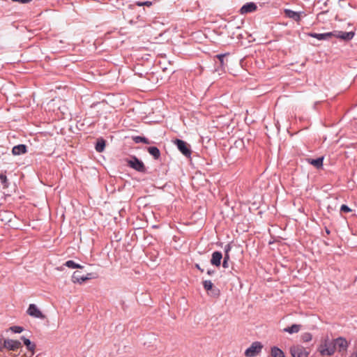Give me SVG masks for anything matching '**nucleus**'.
Returning <instances> with one entry per match:
<instances>
[{"label":"nucleus","mask_w":357,"mask_h":357,"mask_svg":"<svg viewBox=\"0 0 357 357\" xmlns=\"http://www.w3.org/2000/svg\"><path fill=\"white\" fill-rule=\"evenodd\" d=\"M195 267H196L197 269H199L201 272H203V271H204V270H203L202 268H201V267L199 266V264H195Z\"/></svg>","instance_id":"35"},{"label":"nucleus","mask_w":357,"mask_h":357,"mask_svg":"<svg viewBox=\"0 0 357 357\" xmlns=\"http://www.w3.org/2000/svg\"><path fill=\"white\" fill-rule=\"evenodd\" d=\"M284 13L285 17L291 18L296 21V22H299L301 21V17L302 12H296L291 9H284Z\"/></svg>","instance_id":"13"},{"label":"nucleus","mask_w":357,"mask_h":357,"mask_svg":"<svg viewBox=\"0 0 357 357\" xmlns=\"http://www.w3.org/2000/svg\"><path fill=\"white\" fill-rule=\"evenodd\" d=\"M263 348V345L259 342H254L249 348L245 351L246 357H254L258 355Z\"/></svg>","instance_id":"3"},{"label":"nucleus","mask_w":357,"mask_h":357,"mask_svg":"<svg viewBox=\"0 0 357 357\" xmlns=\"http://www.w3.org/2000/svg\"><path fill=\"white\" fill-rule=\"evenodd\" d=\"M229 260V255L225 254V257L222 263V266L224 268L228 267V261Z\"/></svg>","instance_id":"31"},{"label":"nucleus","mask_w":357,"mask_h":357,"mask_svg":"<svg viewBox=\"0 0 357 357\" xmlns=\"http://www.w3.org/2000/svg\"><path fill=\"white\" fill-rule=\"evenodd\" d=\"M335 33H333V31L332 32H327L324 33H309L308 36L310 37L317 38L319 40H328L330 38H331Z\"/></svg>","instance_id":"14"},{"label":"nucleus","mask_w":357,"mask_h":357,"mask_svg":"<svg viewBox=\"0 0 357 357\" xmlns=\"http://www.w3.org/2000/svg\"><path fill=\"white\" fill-rule=\"evenodd\" d=\"M318 351L322 356H331L335 353L333 342L325 340L319 347Z\"/></svg>","instance_id":"1"},{"label":"nucleus","mask_w":357,"mask_h":357,"mask_svg":"<svg viewBox=\"0 0 357 357\" xmlns=\"http://www.w3.org/2000/svg\"><path fill=\"white\" fill-rule=\"evenodd\" d=\"M290 354L292 357H307L310 352L304 347L297 344L290 347Z\"/></svg>","instance_id":"4"},{"label":"nucleus","mask_w":357,"mask_h":357,"mask_svg":"<svg viewBox=\"0 0 357 357\" xmlns=\"http://www.w3.org/2000/svg\"><path fill=\"white\" fill-rule=\"evenodd\" d=\"M228 54H229V53H225V54H218L215 56V57L219 60L221 66H222L224 64V59Z\"/></svg>","instance_id":"28"},{"label":"nucleus","mask_w":357,"mask_h":357,"mask_svg":"<svg viewBox=\"0 0 357 357\" xmlns=\"http://www.w3.org/2000/svg\"><path fill=\"white\" fill-rule=\"evenodd\" d=\"M3 347L11 351H15L22 347V344L18 340L7 339L3 341Z\"/></svg>","instance_id":"8"},{"label":"nucleus","mask_w":357,"mask_h":357,"mask_svg":"<svg viewBox=\"0 0 357 357\" xmlns=\"http://www.w3.org/2000/svg\"><path fill=\"white\" fill-rule=\"evenodd\" d=\"M302 326L301 324H293L289 327L284 328L283 331L287 332L289 334L297 333L301 329Z\"/></svg>","instance_id":"18"},{"label":"nucleus","mask_w":357,"mask_h":357,"mask_svg":"<svg viewBox=\"0 0 357 357\" xmlns=\"http://www.w3.org/2000/svg\"><path fill=\"white\" fill-rule=\"evenodd\" d=\"M333 35L334 37H336L337 38H340L345 41L351 40L355 36V33L354 31H334Z\"/></svg>","instance_id":"11"},{"label":"nucleus","mask_w":357,"mask_h":357,"mask_svg":"<svg viewBox=\"0 0 357 357\" xmlns=\"http://www.w3.org/2000/svg\"><path fill=\"white\" fill-rule=\"evenodd\" d=\"M92 273H88L86 276L81 274L79 271H75L72 275V282L73 283L82 284L83 282L93 278Z\"/></svg>","instance_id":"6"},{"label":"nucleus","mask_w":357,"mask_h":357,"mask_svg":"<svg viewBox=\"0 0 357 357\" xmlns=\"http://www.w3.org/2000/svg\"><path fill=\"white\" fill-rule=\"evenodd\" d=\"M149 153L153 156L155 159H158L160 155L159 149L155 146H151L148 148Z\"/></svg>","instance_id":"22"},{"label":"nucleus","mask_w":357,"mask_h":357,"mask_svg":"<svg viewBox=\"0 0 357 357\" xmlns=\"http://www.w3.org/2000/svg\"><path fill=\"white\" fill-rule=\"evenodd\" d=\"M326 232L327 234H330V231L328 229H326Z\"/></svg>","instance_id":"38"},{"label":"nucleus","mask_w":357,"mask_h":357,"mask_svg":"<svg viewBox=\"0 0 357 357\" xmlns=\"http://www.w3.org/2000/svg\"><path fill=\"white\" fill-rule=\"evenodd\" d=\"M128 165L138 172H144L146 169L144 163L136 157H133L132 160H129Z\"/></svg>","instance_id":"10"},{"label":"nucleus","mask_w":357,"mask_h":357,"mask_svg":"<svg viewBox=\"0 0 357 357\" xmlns=\"http://www.w3.org/2000/svg\"><path fill=\"white\" fill-rule=\"evenodd\" d=\"M271 354L272 357H285L284 352L277 347L271 348Z\"/></svg>","instance_id":"19"},{"label":"nucleus","mask_w":357,"mask_h":357,"mask_svg":"<svg viewBox=\"0 0 357 357\" xmlns=\"http://www.w3.org/2000/svg\"><path fill=\"white\" fill-rule=\"evenodd\" d=\"M65 266H66L67 267H68L70 268H83L82 266H81L79 264H76L75 262H74L72 260L67 261L65 263Z\"/></svg>","instance_id":"23"},{"label":"nucleus","mask_w":357,"mask_h":357,"mask_svg":"<svg viewBox=\"0 0 357 357\" xmlns=\"http://www.w3.org/2000/svg\"><path fill=\"white\" fill-rule=\"evenodd\" d=\"M22 340L24 342V344L26 346V348L29 351H31L32 354L34 353V349L36 348L35 344L32 343L29 339L22 337Z\"/></svg>","instance_id":"20"},{"label":"nucleus","mask_w":357,"mask_h":357,"mask_svg":"<svg viewBox=\"0 0 357 357\" xmlns=\"http://www.w3.org/2000/svg\"><path fill=\"white\" fill-rule=\"evenodd\" d=\"M207 273H208V275H211L212 274H213V273H214V271L208 270V271H207Z\"/></svg>","instance_id":"36"},{"label":"nucleus","mask_w":357,"mask_h":357,"mask_svg":"<svg viewBox=\"0 0 357 357\" xmlns=\"http://www.w3.org/2000/svg\"><path fill=\"white\" fill-rule=\"evenodd\" d=\"M136 5H137L138 6H151L152 5V2L149 1H137Z\"/></svg>","instance_id":"30"},{"label":"nucleus","mask_w":357,"mask_h":357,"mask_svg":"<svg viewBox=\"0 0 357 357\" xmlns=\"http://www.w3.org/2000/svg\"><path fill=\"white\" fill-rule=\"evenodd\" d=\"M27 314L33 317L38 319H45V316L42 313L39 308L35 304H30L27 311Z\"/></svg>","instance_id":"7"},{"label":"nucleus","mask_w":357,"mask_h":357,"mask_svg":"<svg viewBox=\"0 0 357 357\" xmlns=\"http://www.w3.org/2000/svg\"><path fill=\"white\" fill-rule=\"evenodd\" d=\"M203 286L208 296L213 298H218L220 296V289L215 287L211 280H204L203 282Z\"/></svg>","instance_id":"2"},{"label":"nucleus","mask_w":357,"mask_h":357,"mask_svg":"<svg viewBox=\"0 0 357 357\" xmlns=\"http://www.w3.org/2000/svg\"><path fill=\"white\" fill-rule=\"evenodd\" d=\"M231 249V246L229 244H227L225 248V254L229 255V251Z\"/></svg>","instance_id":"34"},{"label":"nucleus","mask_w":357,"mask_h":357,"mask_svg":"<svg viewBox=\"0 0 357 357\" xmlns=\"http://www.w3.org/2000/svg\"><path fill=\"white\" fill-rule=\"evenodd\" d=\"M132 139L135 143L142 142L147 144H150V142L147 138L141 136L133 137Z\"/></svg>","instance_id":"24"},{"label":"nucleus","mask_w":357,"mask_h":357,"mask_svg":"<svg viewBox=\"0 0 357 357\" xmlns=\"http://www.w3.org/2000/svg\"><path fill=\"white\" fill-rule=\"evenodd\" d=\"M307 161L317 169H321L323 166L324 157H320L317 159L307 158Z\"/></svg>","instance_id":"16"},{"label":"nucleus","mask_w":357,"mask_h":357,"mask_svg":"<svg viewBox=\"0 0 357 357\" xmlns=\"http://www.w3.org/2000/svg\"><path fill=\"white\" fill-rule=\"evenodd\" d=\"M14 2H19L22 4H26L32 1V0H12Z\"/></svg>","instance_id":"33"},{"label":"nucleus","mask_w":357,"mask_h":357,"mask_svg":"<svg viewBox=\"0 0 357 357\" xmlns=\"http://www.w3.org/2000/svg\"><path fill=\"white\" fill-rule=\"evenodd\" d=\"M312 335L310 333H305L302 335L301 339L304 342H308L312 340Z\"/></svg>","instance_id":"26"},{"label":"nucleus","mask_w":357,"mask_h":357,"mask_svg":"<svg viewBox=\"0 0 357 357\" xmlns=\"http://www.w3.org/2000/svg\"><path fill=\"white\" fill-rule=\"evenodd\" d=\"M351 357H357V351H355V352H354V353L351 354Z\"/></svg>","instance_id":"37"},{"label":"nucleus","mask_w":357,"mask_h":357,"mask_svg":"<svg viewBox=\"0 0 357 357\" xmlns=\"http://www.w3.org/2000/svg\"><path fill=\"white\" fill-rule=\"evenodd\" d=\"M340 211L344 213H349L351 211V209L349 208L347 205H342L340 207Z\"/></svg>","instance_id":"32"},{"label":"nucleus","mask_w":357,"mask_h":357,"mask_svg":"<svg viewBox=\"0 0 357 357\" xmlns=\"http://www.w3.org/2000/svg\"><path fill=\"white\" fill-rule=\"evenodd\" d=\"M257 9V5L254 2H248L244 4L240 9L239 13L241 15L253 13Z\"/></svg>","instance_id":"12"},{"label":"nucleus","mask_w":357,"mask_h":357,"mask_svg":"<svg viewBox=\"0 0 357 357\" xmlns=\"http://www.w3.org/2000/svg\"><path fill=\"white\" fill-rule=\"evenodd\" d=\"M105 106H107V103L105 101H102L98 102L96 103H93L91 107H98L99 109H104Z\"/></svg>","instance_id":"27"},{"label":"nucleus","mask_w":357,"mask_h":357,"mask_svg":"<svg viewBox=\"0 0 357 357\" xmlns=\"http://www.w3.org/2000/svg\"><path fill=\"white\" fill-rule=\"evenodd\" d=\"M0 181L3 188H6L8 187V178L6 174H0Z\"/></svg>","instance_id":"25"},{"label":"nucleus","mask_w":357,"mask_h":357,"mask_svg":"<svg viewBox=\"0 0 357 357\" xmlns=\"http://www.w3.org/2000/svg\"><path fill=\"white\" fill-rule=\"evenodd\" d=\"M333 345L335 346V351H345L348 347L347 341L342 337H338L334 340Z\"/></svg>","instance_id":"9"},{"label":"nucleus","mask_w":357,"mask_h":357,"mask_svg":"<svg viewBox=\"0 0 357 357\" xmlns=\"http://www.w3.org/2000/svg\"><path fill=\"white\" fill-rule=\"evenodd\" d=\"M10 330L11 331H13V333H20L21 332L23 331V328L21 327V326H12L10 328Z\"/></svg>","instance_id":"29"},{"label":"nucleus","mask_w":357,"mask_h":357,"mask_svg":"<svg viewBox=\"0 0 357 357\" xmlns=\"http://www.w3.org/2000/svg\"><path fill=\"white\" fill-rule=\"evenodd\" d=\"M105 147V140L102 138L98 139L96 144V151L101 153L104 151Z\"/></svg>","instance_id":"21"},{"label":"nucleus","mask_w":357,"mask_h":357,"mask_svg":"<svg viewBox=\"0 0 357 357\" xmlns=\"http://www.w3.org/2000/svg\"><path fill=\"white\" fill-rule=\"evenodd\" d=\"M222 258V255L220 252L216 251L212 254V258L211 259V263L216 266H220L221 264V259Z\"/></svg>","instance_id":"15"},{"label":"nucleus","mask_w":357,"mask_h":357,"mask_svg":"<svg viewBox=\"0 0 357 357\" xmlns=\"http://www.w3.org/2000/svg\"><path fill=\"white\" fill-rule=\"evenodd\" d=\"M174 144L177 146L178 150L186 157H190L191 155V150L190 145L181 139H176Z\"/></svg>","instance_id":"5"},{"label":"nucleus","mask_w":357,"mask_h":357,"mask_svg":"<svg viewBox=\"0 0 357 357\" xmlns=\"http://www.w3.org/2000/svg\"><path fill=\"white\" fill-rule=\"evenodd\" d=\"M26 152V146L24 144L15 146L12 149V153L15 155L25 153Z\"/></svg>","instance_id":"17"}]
</instances>
